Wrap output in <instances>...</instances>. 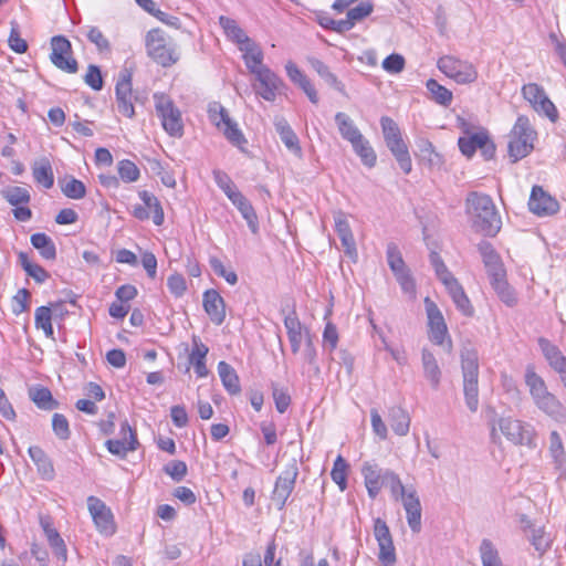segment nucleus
Instances as JSON below:
<instances>
[{"label":"nucleus","mask_w":566,"mask_h":566,"mask_svg":"<svg viewBox=\"0 0 566 566\" xmlns=\"http://www.w3.org/2000/svg\"><path fill=\"white\" fill-rule=\"evenodd\" d=\"M284 326L287 332L289 342L293 354L301 352L302 343H306V328H304L295 312L290 313L284 318Z\"/></svg>","instance_id":"obj_25"},{"label":"nucleus","mask_w":566,"mask_h":566,"mask_svg":"<svg viewBox=\"0 0 566 566\" xmlns=\"http://www.w3.org/2000/svg\"><path fill=\"white\" fill-rule=\"evenodd\" d=\"M87 506L97 530L104 534H113V514L105 503L96 496H88Z\"/></svg>","instance_id":"obj_21"},{"label":"nucleus","mask_w":566,"mask_h":566,"mask_svg":"<svg viewBox=\"0 0 566 566\" xmlns=\"http://www.w3.org/2000/svg\"><path fill=\"white\" fill-rule=\"evenodd\" d=\"M117 172L124 182H135L140 176L139 168L128 159L118 161Z\"/></svg>","instance_id":"obj_54"},{"label":"nucleus","mask_w":566,"mask_h":566,"mask_svg":"<svg viewBox=\"0 0 566 566\" xmlns=\"http://www.w3.org/2000/svg\"><path fill=\"white\" fill-rule=\"evenodd\" d=\"M52 428L57 438L67 440L71 431L67 419L61 413H54L52 417Z\"/></svg>","instance_id":"obj_60"},{"label":"nucleus","mask_w":566,"mask_h":566,"mask_svg":"<svg viewBox=\"0 0 566 566\" xmlns=\"http://www.w3.org/2000/svg\"><path fill=\"white\" fill-rule=\"evenodd\" d=\"M227 197L233 203V206H235V208L240 211L241 216L247 221L249 229L253 233H256L259 230L258 217L250 201L243 196V193L239 189H235Z\"/></svg>","instance_id":"obj_26"},{"label":"nucleus","mask_w":566,"mask_h":566,"mask_svg":"<svg viewBox=\"0 0 566 566\" xmlns=\"http://www.w3.org/2000/svg\"><path fill=\"white\" fill-rule=\"evenodd\" d=\"M275 129L285 147L295 156L302 157V148L296 134L284 118L275 120Z\"/></svg>","instance_id":"obj_31"},{"label":"nucleus","mask_w":566,"mask_h":566,"mask_svg":"<svg viewBox=\"0 0 566 566\" xmlns=\"http://www.w3.org/2000/svg\"><path fill=\"white\" fill-rule=\"evenodd\" d=\"M208 116L210 122L224 135V137L234 146L243 149L247 139L242 132L228 115L226 108L218 102H211L208 105Z\"/></svg>","instance_id":"obj_10"},{"label":"nucleus","mask_w":566,"mask_h":566,"mask_svg":"<svg viewBox=\"0 0 566 566\" xmlns=\"http://www.w3.org/2000/svg\"><path fill=\"white\" fill-rule=\"evenodd\" d=\"M488 142V135L481 132L459 138V147L463 155L471 157L478 148L485 147Z\"/></svg>","instance_id":"obj_44"},{"label":"nucleus","mask_w":566,"mask_h":566,"mask_svg":"<svg viewBox=\"0 0 566 566\" xmlns=\"http://www.w3.org/2000/svg\"><path fill=\"white\" fill-rule=\"evenodd\" d=\"M374 535L378 543V559L382 566H396L397 557L388 525L381 518L374 522Z\"/></svg>","instance_id":"obj_16"},{"label":"nucleus","mask_w":566,"mask_h":566,"mask_svg":"<svg viewBox=\"0 0 566 566\" xmlns=\"http://www.w3.org/2000/svg\"><path fill=\"white\" fill-rule=\"evenodd\" d=\"M9 46L15 53H24L28 50L25 40L20 36L19 25L17 22H11V31L8 39Z\"/></svg>","instance_id":"obj_59"},{"label":"nucleus","mask_w":566,"mask_h":566,"mask_svg":"<svg viewBox=\"0 0 566 566\" xmlns=\"http://www.w3.org/2000/svg\"><path fill=\"white\" fill-rule=\"evenodd\" d=\"M388 149L396 158L399 167L405 174H409L412 169L411 158L409 155L408 147L403 142L402 137L386 144Z\"/></svg>","instance_id":"obj_39"},{"label":"nucleus","mask_w":566,"mask_h":566,"mask_svg":"<svg viewBox=\"0 0 566 566\" xmlns=\"http://www.w3.org/2000/svg\"><path fill=\"white\" fill-rule=\"evenodd\" d=\"M203 308L211 322L221 325L226 318V305L222 296L216 290L203 293Z\"/></svg>","instance_id":"obj_24"},{"label":"nucleus","mask_w":566,"mask_h":566,"mask_svg":"<svg viewBox=\"0 0 566 566\" xmlns=\"http://www.w3.org/2000/svg\"><path fill=\"white\" fill-rule=\"evenodd\" d=\"M347 470L348 465L342 455H338L334 462L331 476L332 480L344 491L347 486Z\"/></svg>","instance_id":"obj_51"},{"label":"nucleus","mask_w":566,"mask_h":566,"mask_svg":"<svg viewBox=\"0 0 566 566\" xmlns=\"http://www.w3.org/2000/svg\"><path fill=\"white\" fill-rule=\"evenodd\" d=\"M352 145V148L354 153L360 158L361 163L373 168L376 165L377 161V155L371 147L368 139L364 137V135H360L358 138H355L353 142L349 143Z\"/></svg>","instance_id":"obj_37"},{"label":"nucleus","mask_w":566,"mask_h":566,"mask_svg":"<svg viewBox=\"0 0 566 566\" xmlns=\"http://www.w3.org/2000/svg\"><path fill=\"white\" fill-rule=\"evenodd\" d=\"M424 307L428 318L429 339L433 344L443 347V349L450 354L453 349V345L441 311L429 297L424 298Z\"/></svg>","instance_id":"obj_9"},{"label":"nucleus","mask_w":566,"mask_h":566,"mask_svg":"<svg viewBox=\"0 0 566 566\" xmlns=\"http://www.w3.org/2000/svg\"><path fill=\"white\" fill-rule=\"evenodd\" d=\"M405 57L400 54L392 53L382 61V69L390 74L401 73L405 69Z\"/></svg>","instance_id":"obj_61"},{"label":"nucleus","mask_w":566,"mask_h":566,"mask_svg":"<svg viewBox=\"0 0 566 566\" xmlns=\"http://www.w3.org/2000/svg\"><path fill=\"white\" fill-rule=\"evenodd\" d=\"M218 373L222 385L229 394L235 395L240 392L239 377L235 370L226 361H220L218 364Z\"/></svg>","instance_id":"obj_43"},{"label":"nucleus","mask_w":566,"mask_h":566,"mask_svg":"<svg viewBox=\"0 0 566 566\" xmlns=\"http://www.w3.org/2000/svg\"><path fill=\"white\" fill-rule=\"evenodd\" d=\"M115 93L118 112L132 118L135 115V108L133 104L132 74L129 71L124 70L119 73Z\"/></svg>","instance_id":"obj_19"},{"label":"nucleus","mask_w":566,"mask_h":566,"mask_svg":"<svg viewBox=\"0 0 566 566\" xmlns=\"http://www.w3.org/2000/svg\"><path fill=\"white\" fill-rule=\"evenodd\" d=\"M146 49L148 55L163 66H170L178 60L175 44L159 29L147 33Z\"/></svg>","instance_id":"obj_8"},{"label":"nucleus","mask_w":566,"mask_h":566,"mask_svg":"<svg viewBox=\"0 0 566 566\" xmlns=\"http://www.w3.org/2000/svg\"><path fill=\"white\" fill-rule=\"evenodd\" d=\"M374 10V6L370 2H360L355 8H352L347 12L346 21L350 22V29L356 24V22L368 17Z\"/></svg>","instance_id":"obj_57"},{"label":"nucleus","mask_w":566,"mask_h":566,"mask_svg":"<svg viewBox=\"0 0 566 566\" xmlns=\"http://www.w3.org/2000/svg\"><path fill=\"white\" fill-rule=\"evenodd\" d=\"M1 193L10 205L15 207L30 201V193L28 189L23 187H9L2 190Z\"/></svg>","instance_id":"obj_53"},{"label":"nucleus","mask_w":566,"mask_h":566,"mask_svg":"<svg viewBox=\"0 0 566 566\" xmlns=\"http://www.w3.org/2000/svg\"><path fill=\"white\" fill-rule=\"evenodd\" d=\"M335 123L343 139L350 143L361 134L355 122L344 112L335 114Z\"/></svg>","instance_id":"obj_38"},{"label":"nucleus","mask_w":566,"mask_h":566,"mask_svg":"<svg viewBox=\"0 0 566 566\" xmlns=\"http://www.w3.org/2000/svg\"><path fill=\"white\" fill-rule=\"evenodd\" d=\"M209 264L214 273L223 277L230 285H234L238 282V275L231 270H227L221 260L216 256H211Z\"/></svg>","instance_id":"obj_58"},{"label":"nucleus","mask_w":566,"mask_h":566,"mask_svg":"<svg viewBox=\"0 0 566 566\" xmlns=\"http://www.w3.org/2000/svg\"><path fill=\"white\" fill-rule=\"evenodd\" d=\"M437 67L447 77L457 84L469 85L478 80L479 73L473 63L459 59L454 55H443L438 59Z\"/></svg>","instance_id":"obj_7"},{"label":"nucleus","mask_w":566,"mask_h":566,"mask_svg":"<svg viewBox=\"0 0 566 566\" xmlns=\"http://www.w3.org/2000/svg\"><path fill=\"white\" fill-rule=\"evenodd\" d=\"M254 77L253 90L256 95L268 102H274L284 86L282 78L268 65L251 73Z\"/></svg>","instance_id":"obj_14"},{"label":"nucleus","mask_w":566,"mask_h":566,"mask_svg":"<svg viewBox=\"0 0 566 566\" xmlns=\"http://www.w3.org/2000/svg\"><path fill=\"white\" fill-rule=\"evenodd\" d=\"M538 345L549 366L557 373L565 371L566 357L559 348L546 338H539Z\"/></svg>","instance_id":"obj_32"},{"label":"nucleus","mask_w":566,"mask_h":566,"mask_svg":"<svg viewBox=\"0 0 566 566\" xmlns=\"http://www.w3.org/2000/svg\"><path fill=\"white\" fill-rule=\"evenodd\" d=\"M461 369L465 405L471 412H476L479 408V357L475 349L462 348Z\"/></svg>","instance_id":"obj_4"},{"label":"nucleus","mask_w":566,"mask_h":566,"mask_svg":"<svg viewBox=\"0 0 566 566\" xmlns=\"http://www.w3.org/2000/svg\"><path fill=\"white\" fill-rule=\"evenodd\" d=\"M139 198L149 213L153 212L154 223L156 226H161L164 222V210L157 197L147 190H143L139 192Z\"/></svg>","instance_id":"obj_46"},{"label":"nucleus","mask_w":566,"mask_h":566,"mask_svg":"<svg viewBox=\"0 0 566 566\" xmlns=\"http://www.w3.org/2000/svg\"><path fill=\"white\" fill-rule=\"evenodd\" d=\"M530 211L537 217H551L558 212L559 203L539 186H534L528 200Z\"/></svg>","instance_id":"obj_20"},{"label":"nucleus","mask_w":566,"mask_h":566,"mask_svg":"<svg viewBox=\"0 0 566 566\" xmlns=\"http://www.w3.org/2000/svg\"><path fill=\"white\" fill-rule=\"evenodd\" d=\"M138 441L136 438V433L132 430L130 426L125 421L120 426V438L109 439L106 441L107 450L122 458L126 457V454L130 451H135L137 449Z\"/></svg>","instance_id":"obj_22"},{"label":"nucleus","mask_w":566,"mask_h":566,"mask_svg":"<svg viewBox=\"0 0 566 566\" xmlns=\"http://www.w3.org/2000/svg\"><path fill=\"white\" fill-rule=\"evenodd\" d=\"M530 539L534 548L541 554L545 553L551 547L552 537L549 534L545 533L542 527L532 528Z\"/></svg>","instance_id":"obj_56"},{"label":"nucleus","mask_w":566,"mask_h":566,"mask_svg":"<svg viewBox=\"0 0 566 566\" xmlns=\"http://www.w3.org/2000/svg\"><path fill=\"white\" fill-rule=\"evenodd\" d=\"M380 126L386 144L402 137L398 124L392 118L382 116L380 118Z\"/></svg>","instance_id":"obj_55"},{"label":"nucleus","mask_w":566,"mask_h":566,"mask_svg":"<svg viewBox=\"0 0 566 566\" xmlns=\"http://www.w3.org/2000/svg\"><path fill=\"white\" fill-rule=\"evenodd\" d=\"M426 87L430 92L436 103L442 106H449L452 103V92L446 86L439 84L436 80H428L426 83Z\"/></svg>","instance_id":"obj_48"},{"label":"nucleus","mask_w":566,"mask_h":566,"mask_svg":"<svg viewBox=\"0 0 566 566\" xmlns=\"http://www.w3.org/2000/svg\"><path fill=\"white\" fill-rule=\"evenodd\" d=\"M537 133L525 115H520L510 133L509 155L515 163L526 157L534 148Z\"/></svg>","instance_id":"obj_5"},{"label":"nucleus","mask_w":566,"mask_h":566,"mask_svg":"<svg viewBox=\"0 0 566 566\" xmlns=\"http://www.w3.org/2000/svg\"><path fill=\"white\" fill-rule=\"evenodd\" d=\"M298 475V469L295 462L286 467V469L279 475L275 482V486L272 494V501L275 503L277 509L282 510L291 495L296 478Z\"/></svg>","instance_id":"obj_18"},{"label":"nucleus","mask_w":566,"mask_h":566,"mask_svg":"<svg viewBox=\"0 0 566 566\" xmlns=\"http://www.w3.org/2000/svg\"><path fill=\"white\" fill-rule=\"evenodd\" d=\"M208 352L209 348L203 343H201L199 338H192V349L189 355V360L195 368V373L200 378L208 375V369L205 361Z\"/></svg>","instance_id":"obj_33"},{"label":"nucleus","mask_w":566,"mask_h":566,"mask_svg":"<svg viewBox=\"0 0 566 566\" xmlns=\"http://www.w3.org/2000/svg\"><path fill=\"white\" fill-rule=\"evenodd\" d=\"M430 261L438 279L444 285L457 308L467 316L472 315L473 307L470 300L458 280L448 271L439 254L431 253Z\"/></svg>","instance_id":"obj_6"},{"label":"nucleus","mask_w":566,"mask_h":566,"mask_svg":"<svg viewBox=\"0 0 566 566\" xmlns=\"http://www.w3.org/2000/svg\"><path fill=\"white\" fill-rule=\"evenodd\" d=\"M524 379L534 406L554 421L566 422V406L548 390L545 380L533 366L526 367Z\"/></svg>","instance_id":"obj_2"},{"label":"nucleus","mask_w":566,"mask_h":566,"mask_svg":"<svg viewBox=\"0 0 566 566\" xmlns=\"http://www.w3.org/2000/svg\"><path fill=\"white\" fill-rule=\"evenodd\" d=\"M421 158L429 166L430 169L440 170L444 165V159L439 154L430 142H426L421 149Z\"/></svg>","instance_id":"obj_50"},{"label":"nucleus","mask_w":566,"mask_h":566,"mask_svg":"<svg viewBox=\"0 0 566 566\" xmlns=\"http://www.w3.org/2000/svg\"><path fill=\"white\" fill-rule=\"evenodd\" d=\"M387 262L395 274L396 280L400 284L402 291L409 296H413L416 293V284L409 271L405 264L401 253L398 247L394 243L387 245Z\"/></svg>","instance_id":"obj_15"},{"label":"nucleus","mask_w":566,"mask_h":566,"mask_svg":"<svg viewBox=\"0 0 566 566\" xmlns=\"http://www.w3.org/2000/svg\"><path fill=\"white\" fill-rule=\"evenodd\" d=\"M219 24L222 28L226 36L240 49L251 39L244 32V30L237 23L235 20L221 15L219 18Z\"/></svg>","instance_id":"obj_34"},{"label":"nucleus","mask_w":566,"mask_h":566,"mask_svg":"<svg viewBox=\"0 0 566 566\" xmlns=\"http://www.w3.org/2000/svg\"><path fill=\"white\" fill-rule=\"evenodd\" d=\"M522 95L537 114L547 117L553 123L558 119L556 106L541 85L537 83L523 85Z\"/></svg>","instance_id":"obj_13"},{"label":"nucleus","mask_w":566,"mask_h":566,"mask_svg":"<svg viewBox=\"0 0 566 566\" xmlns=\"http://www.w3.org/2000/svg\"><path fill=\"white\" fill-rule=\"evenodd\" d=\"M479 554L482 566H504L497 547L489 538L481 541Z\"/></svg>","instance_id":"obj_40"},{"label":"nucleus","mask_w":566,"mask_h":566,"mask_svg":"<svg viewBox=\"0 0 566 566\" xmlns=\"http://www.w3.org/2000/svg\"><path fill=\"white\" fill-rule=\"evenodd\" d=\"M360 472L368 496L375 500L382 488H388L391 499L401 502L411 531L419 533L421 530V504L416 489L405 486L396 472L380 468L373 462H364Z\"/></svg>","instance_id":"obj_1"},{"label":"nucleus","mask_w":566,"mask_h":566,"mask_svg":"<svg viewBox=\"0 0 566 566\" xmlns=\"http://www.w3.org/2000/svg\"><path fill=\"white\" fill-rule=\"evenodd\" d=\"M480 252L490 276V281L493 282L496 279H503L506 276L503 263L499 254L494 251L491 244L483 243L480 245Z\"/></svg>","instance_id":"obj_27"},{"label":"nucleus","mask_w":566,"mask_h":566,"mask_svg":"<svg viewBox=\"0 0 566 566\" xmlns=\"http://www.w3.org/2000/svg\"><path fill=\"white\" fill-rule=\"evenodd\" d=\"M335 231L337 232L345 253L354 258L357 254L355 239L347 219L343 211L334 212Z\"/></svg>","instance_id":"obj_23"},{"label":"nucleus","mask_w":566,"mask_h":566,"mask_svg":"<svg viewBox=\"0 0 566 566\" xmlns=\"http://www.w3.org/2000/svg\"><path fill=\"white\" fill-rule=\"evenodd\" d=\"M32 175L34 180L45 189L54 185V175L51 163L48 158H41L33 164Z\"/></svg>","instance_id":"obj_36"},{"label":"nucleus","mask_w":566,"mask_h":566,"mask_svg":"<svg viewBox=\"0 0 566 566\" xmlns=\"http://www.w3.org/2000/svg\"><path fill=\"white\" fill-rule=\"evenodd\" d=\"M30 399L43 410H53L57 408V401L53 399L51 391L42 386H35L29 389Z\"/></svg>","instance_id":"obj_42"},{"label":"nucleus","mask_w":566,"mask_h":566,"mask_svg":"<svg viewBox=\"0 0 566 566\" xmlns=\"http://www.w3.org/2000/svg\"><path fill=\"white\" fill-rule=\"evenodd\" d=\"M86 36L90 42L96 45L98 51L103 52L109 50V42L98 28L90 27Z\"/></svg>","instance_id":"obj_64"},{"label":"nucleus","mask_w":566,"mask_h":566,"mask_svg":"<svg viewBox=\"0 0 566 566\" xmlns=\"http://www.w3.org/2000/svg\"><path fill=\"white\" fill-rule=\"evenodd\" d=\"M389 422L396 434L403 437L409 432L410 418L402 408L392 407L389 409Z\"/></svg>","instance_id":"obj_41"},{"label":"nucleus","mask_w":566,"mask_h":566,"mask_svg":"<svg viewBox=\"0 0 566 566\" xmlns=\"http://www.w3.org/2000/svg\"><path fill=\"white\" fill-rule=\"evenodd\" d=\"M239 50L242 53V59L249 73L266 66L263 62L264 53L262 48L252 39L242 45Z\"/></svg>","instance_id":"obj_30"},{"label":"nucleus","mask_w":566,"mask_h":566,"mask_svg":"<svg viewBox=\"0 0 566 566\" xmlns=\"http://www.w3.org/2000/svg\"><path fill=\"white\" fill-rule=\"evenodd\" d=\"M51 48L50 60L54 66L66 73H75L77 71V62L72 56V46L66 38L62 35L53 36Z\"/></svg>","instance_id":"obj_17"},{"label":"nucleus","mask_w":566,"mask_h":566,"mask_svg":"<svg viewBox=\"0 0 566 566\" xmlns=\"http://www.w3.org/2000/svg\"><path fill=\"white\" fill-rule=\"evenodd\" d=\"M154 101L164 129L172 137H181L184 133L181 113L174 102L163 93H156Z\"/></svg>","instance_id":"obj_12"},{"label":"nucleus","mask_w":566,"mask_h":566,"mask_svg":"<svg viewBox=\"0 0 566 566\" xmlns=\"http://www.w3.org/2000/svg\"><path fill=\"white\" fill-rule=\"evenodd\" d=\"M167 286H168L169 292L175 297H181L186 293V291H187L186 280L179 273L171 274L167 279Z\"/></svg>","instance_id":"obj_63"},{"label":"nucleus","mask_w":566,"mask_h":566,"mask_svg":"<svg viewBox=\"0 0 566 566\" xmlns=\"http://www.w3.org/2000/svg\"><path fill=\"white\" fill-rule=\"evenodd\" d=\"M51 310L48 306H40L35 311V326L44 332L46 337H53Z\"/></svg>","instance_id":"obj_52"},{"label":"nucleus","mask_w":566,"mask_h":566,"mask_svg":"<svg viewBox=\"0 0 566 566\" xmlns=\"http://www.w3.org/2000/svg\"><path fill=\"white\" fill-rule=\"evenodd\" d=\"M61 191L70 199L78 200L85 197L86 188L81 180L73 177H65L60 180Z\"/></svg>","instance_id":"obj_47"},{"label":"nucleus","mask_w":566,"mask_h":566,"mask_svg":"<svg viewBox=\"0 0 566 566\" xmlns=\"http://www.w3.org/2000/svg\"><path fill=\"white\" fill-rule=\"evenodd\" d=\"M496 424L510 442L527 447L535 444L536 430L531 423L511 417H502Z\"/></svg>","instance_id":"obj_11"},{"label":"nucleus","mask_w":566,"mask_h":566,"mask_svg":"<svg viewBox=\"0 0 566 566\" xmlns=\"http://www.w3.org/2000/svg\"><path fill=\"white\" fill-rule=\"evenodd\" d=\"M31 244L46 260H54L56 256L55 244L45 233H34L31 235Z\"/></svg>","instance_id":"obj_45"},{"label":"nucleus","mask_w":566,"mask_h":566,"mask_svg":"<svg viewBox=\"0 0 566 566\" xmlns=\"http://www.w3.org/2000/svg\"><path fill=\"white\" fill-rule=\"evenodd\" d=\"M29 455L38 468V472L44 480H52L54 468L46 453L38 446L30 447Z\"/></svg>","instance_id":"obj_35"},{"label":"nucleus","mask_w":566,"mask_h":566,"mask_svg":"<svg viewBox=\"0 0 566 566\" xmlns=\"http://www.w3.org/2000/svg\"><path fill=\"white\" fill-rule=\"evenodd\" d=\"M548 453L555 469L560 473H566V450L560 434L553 430L548 436Z\"/></svg>","instance_id":"obj_28"},{"label":"nucleus","mask_w":566,"mask_h":566,"mask_svg":"<svg viewBox=\"0 0 566 566\" xmlns=\"http://www.w3.org/2000/svg\"><path fill=\"white\" fill-rule=\"evenodd\" d=\"M500 300L507 306H514L517 302L515 291L509 285L505 277L491 282Z\"/></svg>","instance_id":"obj_49"},{"label":"nucleus","mask_w":566,"mask_h":566,"mask_svg":"<svg viewBox=\"0 0 566 566\" xmlns=\"http://www.w3.org/2000/svg\"><path fill=\"white\" fill-rule=\"evenodd\" d=\"M467 212L476 231L485 235H495L501 229V217L492 198L480 192H471L467 197Z\"/></svg>","instance_id":"obj_3"},{"label":"nucleus","mask_w":566,"mask_h":566,"mask_svg":"<svg viewBox=\"0 0 566 566\" xmlns=\"http://www.w3.org/2000/svg\"><path fill=\"white\" fill-rule=\"evenodd\" d=\"M308 64L312 66L317 74L324 78L329 84H335L337 82L336 76L329 71L328 66L321 60L310 56L307 57Z\"/></svg>","instance_id":"obj_62"},{"label":"nucleus","mask_w":566,"mask_h":566,"mask_svg":"<svg viewBox=\"0 0 566 566\" xmlns=\"http://www.w3.org/2000/svg\"><path fill=\"white\" fill-rule=\"evenodd\" d=\"M421 364L424 378L432 389H438L442 378V371L433 353L428 348L421 352Z\"/></svg>","instance_id":"obj_29"}]
</instances>
